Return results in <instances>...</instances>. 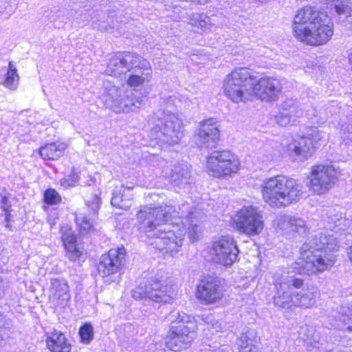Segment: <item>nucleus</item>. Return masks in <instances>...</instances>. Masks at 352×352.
Segmentation results:
<instances>
[{
    "mask_svg": "<svg viewBox=\"0 0 352 352\" xmlns=\"http://www.w3.org/2000/svg\"><path fill=\"white\" fill-rule=\"evenodd\" d=\"M347 256L349 261L352 263V245L348 249Z\"/></svg>",
    "mask_w": 352,
    "mask_h": 352,
    "instance_id": "nucleus-46",
    "label": "nucleus"
},
{
    "mask_svg": "<svg viewBox=\"0 0 352 352\" xmlns=\"http://www.w3.org/2000/svg\"><path fill=\"white\" fill-rule=\"evenodd\" d=\"M252 343V342L248 339L246 335H241V336L238 339L237 342L239 351L241 352L244 346H246V345H250Z\"/></svg>",
    "mask_w": 352,
    "mask_h": 352,
    "instance_id": "nucleus-42",
    "label": "nucleus"
},
{
    "mask_svg": "<svg viewBox=\"0 0 352 352\" xmlns=\"http://www.w3.org/2000/svg\"><path fill=\"white\" fill-rule=\"evenodd\" d=\"M333 3L336 14L341 17L345 16L344 26L352 30V8L349 0H327Z\"/></svg>",
    "mask_w": 352,
    "mask_h": 352,
    "instance_id": "nucleus-29",
    "label": "nucleus"
},
{
    "mask_svg": "<svg viewBox=\"0 0 352 352\" xmlns=\"http://www.w3.org/2000/svg\"><path fill=\"white\" fill-rule=\"evenodd\" d=\"M79 335L82 342H90L94 338V329L90 324H85L79 330Z\"/></svg>",
    "mask_w": 352,
    "mask_h": 352,
    "instance_id": "nucleus-35",
    "label": "nucleus"
},
{
    "mask_svg": "<svg viewBox=\"0 0 352 352\" xmlns=\"http://www.w3.org/2000/svg\"><path fill=\"white\" fill-rule=\"evenodd\" d=\"M78 180V176L74 173H72L68 176L65 177L60 181V184L63 186L69 187L75 185L76 182Z\"/></svg>",
    "mask_w": 352,
    "mask_h": 352,
    "instance_id": "nucleus-41",
    "label": "nucleus"
},
{
    "mask_svg": "<svg viewBox=\"0 0 352 352\" xmlns=\"http://www.w3.org/2000/svg\"><path fill=\"white\" fill-rule=\"evenodd\" d=\"M280 82L276 79L269 76H265L258 79L254 83L253 97L256 96L262 100L275 101L282 90Z\"/></svg>",
    "mask_w": 352,
    "mask_h": 352,
    "instance_id": "nucleus-19",
    "label": "nucleus"
},
{
    "mask_svg": "<svg viewBox=\"0 0 352 352\" xmlns=\"http://www.w3.org/2000/svg\"><path fill=\"white\" fill-rule=\"evenodd\" d=\"M236 228L241 232L248 236L259 234L264 227L261 212L252 206L242 208L234 219Z\"/></svg>",
    "mask_w": 352,
    "mask_h": 352,
    "instance_id": "nucleus-12",
    "label": "nucleus"
},
{
    "mask_svg": "<svg viewBox=\"0 0 352 352\" xmlns=\"http://www.w3.org/2000/svg\"><path fill=\"white\" fill-rule=\"evenodd\" d=\"M339 245L331 232L315 234L300 248V257L295 268L299 274L309 275L324 272L335 263Z\"/></svg>",
    "mask_w": 352,
    "mask_h": 352,
    "instance_id": "nucleus-2",
    "label": "nucleus"
},
{
    "mask_svg": "<svg viewBox=\"0 0 352 352\" xmlns=\"http://www.w3.org/2000/svg\"><path fill=\"white\" fill-rule=\"evenodd\" d=\"M289 287H290V289H287L291 292L300 291L302 287H306V286H304L303 280L300 278H292V280H289V283H286Z\"/></svg>",
    "mask_w": 352,
    "mask_h": 352,
    "instance_id": "nucleus-40",
    "label": "nucleus"
},
{
    "mask_svg": "<svg viewBox=\"0 0 352 352\" xmlns=\"http://www.w3.org/2000/svg\"><path fill=\"white\" fill-rule=\"evenodd\" d=\"M67 252V256L71 261H76L81 255V252L75 244H67L65 247Z\"/></svg>",
    "mask_w": 352,
    "mask_h": 352,
    "instance_id": "nucleus-38",
    "label": "nucleus"
},
{
    "mask_svg": "<svg viewBox=\"0 0 352 352\" xmlns=\"http://www.w3.org/2000/svg\"><path fill=\"white\" fill-rule=\"evenodd\" d=\"M101 204V199L98 194L95 193L93 197L90 199L87 200V204L89 208L93 211L94 214H96Z\"/></svg>",
    "mask_w": 352,
    "mask_h": 352,
    "instance_id": "nucleus-39",
    "label": "nucleus"
},
{
    "mask_svg": "<svg viewBox=\"0 0 352 352\" xmlns=\"http://www.w3.org/2000/svg\"><path fill=\"white\" fill-rule=\"evenodd\" d=\"M132 191L133 187H126L124 185L116 186L112 192L111 205L120 209L129 210L133 199Z\"/></svg>",
    "mask_w": 352,
    "mask_h": 352,
    "instance_id": "nucleus-26",
    "label": "nucleus"
},
{
    "mask_svg": "<svg viewBox=\"0 0 352 352\" xmlns=\"http://www.w3.org/2000/svg\"><path fill=\"white\" fill-rule=\"evenodd\" d=\"M103 87L101 99L107 108L116 113L136 111L144 104V97L131 90L120 89L109 81L104 82Z\"/></svg>",
    "mask_w": 352,
    "mask_h": 352,
    "instance_id": "nucleus-6",
    "label": "nucleus"
},
{
    "mask_svg": "<svg viewBox=\"0 0 352 352\" xmlns=\"http://www.w3.org/2000/svg\"><path fill=\"white\" fill-rule=\"evenodd\" d=\"M1 201H0L1 208L3 211L9 210L11 207V204L9 201L8 197L6 195H1Z\"/></svg>",
    "mask_w": 352,
    "mask_h": 352,
    "instance_id": "nucleus-43",
    "label": "nucleus"
},
{
    "mask_svg": "<svg viewBox=\"0 0 352 352\" xmlns=\"http://www.w3.org/2000/svg\"><path fill=\"white\" fill-rule=\"evenodd\" d=\"M135 65L132 69L135 74H131L127 79V84L131 87L141 86L150 81L152 77V69L148 61L140 56V60H138Z\"/></svg>",
    "mask_w": 352,
    "mask_h": 352,
    "instance_id": "nucleus-22",
    "label": "nucleus"
},
{
    "mask_svg": "<svg viewBox=\"0 0 352 352\" xmlns=\"http://www.w3.org/2000/svg\"><path fill=\"white\" fill-rule=\"evenodd\" d=\"M340 176V171L332 165H317L311 168L310 188L317 195L327 192L333 187Z\"/></svg>",
    "mask_w": 352,
    "mask_h": 352,
    "instance_id": "nucleus-13",
    "label": "nucleus"
},
{
    "mask_svg": "<svg viewBox=\"0 0 352 352\" xmlns=\"http://www.w3.org/2000/svg\"><path fill=\"white\" fill-rule=\"evenodd\" d=\"M239 166V160L229 150L214 151L206 157L209 174L219 179L231 177L236 173Z\"/></svg>",
    "mask_w": 352,
    "mask_h": 352,
    "instance_id": "nucleus-9",
    "label": "nucleus"
},
{
    "mask_svg": "<svg viewBox=\"0 0 352 352\" xmlns=\"http://www.w3.org/2000/svg\"><path fill=\"white\" fill-rule=\"evenodd\" d=\"M50 283L51 298L56 305L65 306L71 298L67 281L64 278H52Z\"/></svg>",
    "mask_w": 352,
    "mask_h": 352,
    "instance_id": "nucleus-23",
    "label": "nucleus"
},
{
    "mask_svg": "<svg viewBox=\"0 0 352 352\" xmlns=\"http://www.w3.org/2000/svg\"><path fill=\"white\" fill-rule=\"evenodd\" d=\"M256 76L248 68L241 67L228 74L223 80V93L232 102L238 103L253 98Z\"/></svg>",
    "mask_w": 352,
    "mask_h": 352,
    "instance_id": "nucleus-5",
    "label": "nucleus"
},
{
    "mask_svg": "<svg viewBox=\"0 0 352 352\" xmlns=\"http://www.w3.org/2000/svg\"><path fill=\"white\" fill-rule=\"evenodd\" d=\"M275 287L276 289L274 296L275 305L283 309H290L294 306V293L287 289H290V287L285 282L276 283Z\"/></svg>",
    "mask_w": 352,
    "mask_h": 352,
    "instance_id": "nucleus-27",
    "label": "nucleus"
},
{
    "mask_svg": "<svg viewBox=\"0 0 352 352\" xmlns=\"http://www.w3.org/2000/svg\"><path fill=\"white\" fill-rule=\"evenodd\" d=\"M76 221L80 234L85 235L96 230L94 221L85 214L79 213L76 215Z\"/></svg>",
    "mask_w": 352,
    "mask_h": 352,
    "instance_id": "nucleus-33",
    "label": "nucleus"
},
{
    "mask_svg": "<svg viewBox=\"0 0 352 352\" xmlns=\"http://www.w3.org/2000/svg\"><path fill=\"white\" fill-rule=\"evenodd\" d=\"M189 20L192 25L204 32L210 29L214 25L212 19L204 14L193 13Z\"/></svg>",
    "mask_w": 352,
    "mask_h": 352,
    "instance_id": "nucleus-31",
    "label": "nucleus"
},
{
    "mask_svg": "<svg viewBox=\"0 0 352 352\" xmlns=\"http://www.w3.org/2000/svg\"><path fill=\"white\" fill-rule=\"evenodd\" d=\"M333 29L331 19L324 12L311 6L298 10L292 24L294 37L311 46L327 43L333 34Z\"/></svg>",
    "mask_w": 352,
    "mask_h": 352,
    "instance_id": "nucleus-3",
    "label": "nucleus"
},
{
    "mask_svg": "<svg viewBox=\"0 0 352 352\" xmlns=\"http://www.w3.org/2000/svg\"><path fill=\"white\" fill-rule=\"evenodd\" d=\"M66 148L63 142L47 144L40 148L39 154L43 160H56L63 155Z\"/></svg>",
    "mask_w": 352,
    "mask_h": 352,
    "instance_id": "nucleus-30",
    "label": "nucleus"
},
{
    "mask_svg": "<svg viewBox=\"0 0 352 352\" xmlns=\"http://www.w3.org/2000/svg\"><path fill=\"white\" fill-rule=\"evenodd\" d=\"M175 210L171 204L151 208L142 206L137 213L140 230L149 238L156 239L157 248L173 255L182 246L187 234L191 242L201 236V225L194 215L195 210L185 203Z\"/></svg>",
    "mask_w": 352,
    "mask_h": 352,
    "instance_id": "nucleus-1",
    "label": "nucleus"
},
{
    "mask_svg": "<svg viewBox=\"0 0 352 352\" xmlns=\"http://www.w3.org/2000/svg\"><path fill=\"white\" fill-rule=\"evenodd\" d=\"M5 212V220L6 221V227H8L9 226V220H10V210H7V211H4Z\"/></svg>",
    "mask_w": 352,
    "mask_h": 352,
    "instance_id": "nucleus-45",
    "label": "nucleus"
},
{
    "mask_svg": "<svg viewBox=\"0 0 352 352\" xmlns=\"http://www.w3.org/2000/svg\"><path fill=\"white\" fill-rule=\"evenodd\" d=\"M241 352H260V351L258 349V347L255 344L252 343L250 345H246V346H244Z\"/></svg>",
    "mask_w": 352,
    "mask_h": 352,
    "instance_id": "nucleus-44",
    "label": "nucleus"
},
{
    "mask_svg": "<svg viewBox=\"0 0 352 352\" xmlns=\"http://www.w3.org/2000/svg\"><path fill=\"white\" fill-rule=\"evenodd\" d=\"M319 297V291L313 285H307L301 290L294 292V307L301 308H311Z\"/></svg>",
    "mask_w": 352,
    "mask_h": 352,
    "instance_id": "nucleus-25",
    "label": "nucleus"
},
{
    "mask_svg": "<svg viewBox=\"0 0 352 352\" xmlns=\"http://www.w3.org/2000/svg\"><path fill=\"white\" fill-rule=\"evenodd\" d=\"M19 76L17 74L16 68L14 66L12 62H10L6 78L1 83L4 87L10 90H16L19 85Z\"/></svg>",
    "mask_w": 352,
    "mask_h": 352,
    "instance_id": "nucleus-32",
    "label": "nucleus"
},
{
    "mask_svg": "<svg viewBox=\"0 0 352 352\" xmlns=\"http://www.w3.org/2000/svg\"><path fill=\"white\" fill-rule=\"evenodd\" d=\"M47 345L52 352H70L72 346L65 336L58 331H54L47 339Z\"/></svg>",
    "mask_w": 352,
    "mask_h": 352,
    "instance_id": "nucleus-28",
    "label": "nucleus"
},
{
    "mask_svg": "<svg viewBox=\"0 0 352 352\" xmlns=\"http://www.w3.org/2000/svg\"><path fill=\"white\" fill-rule=\"evenodd\" d=\"M151 134L153 138L169 144L179 143L184 136L182 120L169 111L162 110L152 118Z\"/></svg>",
    "mask_w": 352,
    "mask_h": 352,
    "instance_id": "nucleus-7",
    "label": "nucleus"
},
{
    "mask_svg": "<svg viewBox=\"0 0 352 352\" xmlns=\"http://www.w3.org/2000/svg\"><path fill=\"white\" fill-rule=\"evenodd\" d=\"M2 340V338L0 336V342Z\"/></svg>",
    "mask_w": 352,
    "mask_h": 352,
    "instance_id": "nucleus-49",
    "label": "nucleus"
},
{
    "mask_svg": "<svg viewBox=\"0 0 352 352\" xmlns=\"http://www.w3.org/2000/svg\"><path fill=\"white\" fill-rule=\"evenodd\" d=\"M309 111L308 109L305 111V109L302 108L296 99L286 98L279 105V112L276 116V120L280 126H292L303 116L311 119L314 113Z\"/></svg>",
    "mask_w": 352,
    "mask_h": 352,
    "instance_id": "nucleus-16",
    "label": "nucleus"
},
{
    "mask_svg": "<svg viewBox=\"0 0 352 352\" xmlns=\"http://www.w3.org/2000/svg\"><path fill=\"white\" fill-rule=\"evenodd\" d=\"M149 161L153 166L161 168V174L164 177L169 178L175 186H177L180 188H186L191 183L190 171L186 164H179L172 168L168 162L157 155L151 156Z\"/></svg>",
    "mask_w": 352,
    "mask_h": 352,
    "instance_id": "nucleus-14",
    "label": "nucleus"
},
{
    "mask_svg": "<svg viewBox=\"0 0 352 352\" xmlns=\"http://www.w3.org/2000/svg\"><path fill=\"white\" fill-rule=\"evenodd\" d=\"M177 286L172 282L159 280L157 276L141 282L131 291L137 300H149L157 303H170L177 295Z\"/></svg>",
    "mask_w": 352,
    "mask_h": 352,
    "instance_id": "nucleus-8",
    "label": "nucleus"
},
{
    "mask_svg": "<svg viewBox=\"0 0 352 352\" xmlns=\"http://www.w3.org/2000/svg\"><path fill=\"white\" fill-rule=\"evenodd\" d=\"M303 188L296 179L278 175L263 181L261 193L266 204L280 208L298 202L302 197Z\"/></svg>",
    "mask_w": 352,
    "mask_h": 352,
    "instance_id": "nucleus-4",
    "label": "nucleus"
},
{
    "mask_svg": "<svg viewBox=\"0 0 352 352\" xmlns=\"http://www.w3.org/2000/svg\"><path fill=\"white\" fill-rule=\"evenodd\" d=\"M197 296L207 304L215 302L222 297L220 282L213 277H208L197 287Z\"/></svg>",
    "mask_w": 352,
    "mask_h": 352,
    "instance_id": "nucleus-21",
    "label": "nucleus"
},
{
    "mask_svg": "<svg viewBox=\"0 0 352 352\" xmlns=\"http://www.w3.org/2000/svg\"><path fill=\"white\" fill-rule=\"evenodd\" d=\"M179 319L172 322L166 338V345L171 351H181L188 348L194 339V322L183 314H179Z\"/></svg>",
    "mask_w": 352,
    "mask_h": 352,
    "instance_id": "nucleus-10",
    "label": "nucleus"
},
{
    "mask_svg": "<svg viewBox=\"0 0 352 352\" xmlns=\"http://www.w3.org/2000/svg\"><path fill=\"white\" fill-rule=\"evenodd\" d=\"M140 56L131 52L119 53L109 60L106 73L109 76L119 77L132 69L138 60H140Z\"/></svg>",
    "mask_w": 352,
    "mask_h": 352,
    "instance_id": "nucleus-20",
    "label": "nucleus"
},
{
    "mask_svg": "<svg viewBox=\"0 0 352 352\" xmlns=\"http://www.w3.org/2000/svg\"><path fill=\"white\" fill-rule=\"evenodd\" d=\"M349 314H341L338 316L336 327L344 332H352V307Z\"/></svg>",
    "mask_w": 352,
    "mask_h": 352,
    "instance_id": "nucleus-34",
    "label": "nucleus"
},
{
    "mask_svg": "<svg viewBox=\"0 0 352 352\" xmlns=\"http://www.w3.org/2000/svg\"><path fill=\"white\" fill-rule=\"evenodd\" d=\"M96 180L93 178H91L89 182L87 184L89 186H91V184H94L95 183Z\"/></svg>",
    "mask_w": 352,
    "mask_h": 352,
    "instance_id": "nucleus-47",
    "label": "nucleus"
},
{
    "mask_svg": "<svg viewBox=\"0 0 352 352\" xmlns=\"http://www.w3.org/2000/svg\"><path fill=\"white\" fill-rule=\"evenodd\" d=\"M278 227L285 234L294 236H304L308 232V227L302 219L292 216L281 217L278 219Z\"/></svg>",
    "mask_w": 352,
    "mask_h": 352,
    "instance_id": "nucleus-24",
    "label": "nucleus"
},
{
    "mask_svg": "<svg viewBox=\"0 0 352 352\" xmlns=\"http://www.w3.org/2000/svg\"><path fill=\"white\" fill-rule=\"evenodd\" d=\"M239 249L233 238L223 236L214 241L210 249L214 262L230 266L237 259Z\"/></svg>",
    "mask_w": 352,
    "mask_h": 352,
    "instance_id": "nucleus-15",
    "label": "nucleus"
},
{
    "mask_svg": "<svg viewBox=\"0 0 352 352\" xmlns=\"http://www.w3.org/2000/svg\"><path fill=\"white\" fill-rule=\"evenodd\" d=\"M219 136L220 131L217 121L210 118L199 122L195 140L199 147L212 148L218 144Z\"/></svg>",
    "mask_w": 352,
    "mask_h": 352,
    "instance_id": "nucleus-17",
    "label": "nucleus"
},
{
    "mask_svg": "<svg viewBox=\"0 0 352 352\" xmlns=\"http://www.w3.org/2000/svg\"><path fill=\"white\" fill-rule=\"evenodd\" d=\"M169 100L172 101L173 100L172 97H169Z\"/></svg>",
    "mask_w": 352,
    "mask_h": 352,
    "instance_id": "nucleus-48",
    "label": "nucleus"
},
{
    "mask_svg": "<svg viewBox=\"0 0 352 352\" xmlns=\"http://www.w3.org/2000/svg\"><path fill=\"white\" fill-rule=\"evenodd\" d=\"M60 231L62 232V241L65 247L67 244H75L76 243V237L71 228L62 227Z\"/></svg>",
    "mask_w": 352,
    "mask_h": 352,
    "instance_id": "nucleus-37",
    "label": "nucleus"
},
{
    "mask_svg": "<svg viewBox=\"0 0 352 352\" xmlns=\"http://www.w3.org/2000/svg\"><path fill=\"white\" fill-rule=\"evenodd\" d=\"M44 201L50 205L58 204L61 201V197L53 188H49L44 193Z\"/></svg>",
    "mask_w": 352,
    "mask_h": 352,
    "instance_id": "nucleus-36",
    "label": "nucleus"
},
{
    "mask_svg": "<svg viewBox=\"0 0 352 352\" xmlns=\"http://www.w3.org/2000/svg\"><path fill=\"white\" fill-rule=\"evenodd\" d=\"M323 138V134L318 128H310L305 135L294 140L287 145L289 157L294 161L307 159Z\"/></svg>",
    "mask_w": 352,
    "mask_h": 352,
    "instance_id": "nucleus-11",
    "label": "nucleus"
},
{
    "mask_svg": "<svg viewBox=\"0 0 352 352\" xmlns=\"http://www.w3.org/2000/svg\"><path fill=\"white\" fill-rule=\"evenodd\" d=\"M125 254L124 247L111 249L101 256L98 265V273L102 276L116 273L125 262Z\"/></svg>",
    "mask_w": 352,
    "mask_h": 352,
    "instance_id": "nucleus-18",
    "label": "nucleus"
}]
</instances>
